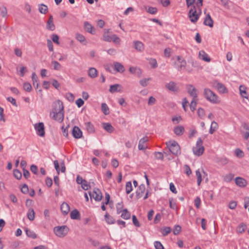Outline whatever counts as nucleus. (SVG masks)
Returning a JSON list of instances; mask_svg holds the SVG:
<instances>
[{"label": "nucleus", "instance_id": "nucleus-46", "mask_svg": "<svg viewBox=\"0 0 249 249\" xmlns=\"http://www.w3.org/2000/svg\"><path fill=\"white\" fill-rule=\"evenodd\" d=\"M13 174H14V177L17 179H20L22 177V174H21V172L18 169H15L14 170Z\"/></svg>", "mask_w": 249, "mask_h": 249}, {"label": "nucleus", "instance_id": "nucleus-50", "mask_svg": "<svg viewBox=\"0 0 249 249\" xmlns=\"http://www.w3.org/2000/svg\"><path fill=\"white\" fill-rule=\"evenodd\" d=\"M196 176L197 177V184L198 185H200L201 181H202V178H201V175L199 171V170H197L196 172Z\"/></svg>", "mask_w": 249, "mask_h": 249}, {"label": "nucleus", "instance_id": "nucleus-42", "mask_svg": "<svg viewBox=\"0 0 249 249\" xmlns=\"http://www.w3.org/2000/svg\"><path fill=\"white\" fill-rule=\"evenodd\" d=\"M162 234L163 236H165L170 233L171 231V229L169 227H166L161 229Z\"/></svg>", "mask_w": 249, "mask_h": 249}, {"label": "nucleus", "instance_id": "nucleus-3", "mask_svg": "<svg viewBox=\"0 0 249 249\" xmlns=\"http://www.w3.org/2000/svg\"><path fill=\"white\" fill-rule=\"evenodd\" d=\"M204 95L206 99L214 104L218 103L217 96L211 89L206 88L204 89Z\"/></svg>", "mask_w": 249, "mask_h": 249}, {"label": "nucleus", "instance_id": "nucleus-17", "mask_svg": "<svg viewBox=\"0 0 249 249\" xmlns=\"http://www.w3.org/2000/svg\"><path fill=\"white\" fill-rule=\"evenodd\" d=\"M145 190V185L143 184H141L138 188V189L136 191V196L138 199L142 197L143 194Z\"/></svg>", "mask_w": 249, "mask_h": 249}, {"label": "nucleus", "instance_id": "nucleus-49", "mask_svg": "<svg viewBox=\"0 0 249 249\" xmlns=\"http://www.w3.org/2000/svg\"><path fill=\"white\" fill-rule=\"evenodd\" d=\"M169 205L170 207L173 210H178V207L177 204L175 202L173 201V199H170L169 200Z\"/></svg>", "mask_w": 249, "mask_h": 249}, {"label": "nucleus", "instance_id": "nucleus-37", "mask_svg": "<svg viewBox=\"0 0 249 249\" xmlns=\"http://www.w3.org/2000/svg\"><path fill=\"white\" fill-rule=\"evenodd\" d=\"M129 71L132 74H137L139 76L142 73L141 70L137 67H130Z\"/></svg>", "mask_w": 249, "mask_h": 249}, {"label": "nucleus", "instance_id": "nucleus-40", "mask_svg": "<svg viewBox=\"0 0 249 249\" xmlns=\"http://www.w3.org/2000/svg\"><path fill=\"white\" fill-rule=\"evenodd\" d=\"M48 7L45 4H41L39 5L38 10L41 13L46 14L48 11Z\"/></svg>", "mask_w": 249, "mask_h": 249}, {"label": "nucleus", "instance_id": "nucleus-53", "mask_svg": "<svg viewBox=\"0 0 249 249\" xmlns=\"http://www.w3.org/2000/svg\"><path fill=\"white\" fill-rule=\"evenodd\" d=\"M154 154L155 155V158L157 160H163L164 156H163V154L162 153L160 152H155Z\"/></svg>", "mask_w": 249, "mask_h": 249}, {"label": "nucleus", "instance_id": "nucleus-13", "mask_svg": "<svg viewBox=\"0 0 249 249\" xmlns=\"http://www.w3.org/2000/svg\"><path fill=\"white\" fill-rule=\"evenodd\" d=\"M165 87L170 91L176 92L178 91V88L177 86L176 83L173 81L167 83Z\"/></svg>", "mask_w": 249, "mask_h": 249}, {"label": "nucleus", "instance_id": "nucleus-26", "mask_svg": "<svg viewBox=\"0 0 249 249\" xmlns=\"http://www.w3.org/2000/svg\"><path fill=\"white\" fill-rule=\"evenodd\" d=\"M61 210L64 215L67 214L70 211L69 205L66 202H63L61 206Z\"/></svg>", "mask_w": 249, "mask_h": 249}, {"label": "nucleus", "instance_id": "nucleus-62", "mask_svg": "<svg viewBox=\"0 0 249 249\" xmlns=\"http://www.w3.org/2000/svg\"><path fill=\"white\" fill-rule=\"evenodd\" d=\"M47 46L48 47L49 50L50 52H53V42L50 39H47Z\"/></svg>", "mask_w": 249, "mask_h": 249}, {"label": "nucleus", "instance_id": "nucleus-29", "mask_svg": "<svg viewBox=\"0 0 249 249\" xmlns=\"http://www.w3.org/2000/svg\"><path fill=\"white\" fill-rule=\"evenodd\" d=\"M85 125L87 130L89 133H93L94 132V127L90 122L85 123Z\"/></svg>", "mask_w": 249, "mask_h": 249}, {"label": "nucleus", "instance_id": "nucleus-22", "mask_svg": "<svg viewBox=\"0 0 249 249\" xmlns=\"http://www.w3.org/2000/svg\"><path fill=\"white\" fill-rule=\"evenodd\" d=\"M70 217L72 219L79 220L80 219V215L79 211L74 209L70 213Z\"/></svg>", "mask_w": 249, "mask_h": 249}, {"label": "nucleus", "instance_id": "nucleus-16", "mask_svg": "<svg viewBox=\"0 0 249 249\" xmlns=\"http://www.w3.org/2000/svg\"><path fill=\"white\" fill-rule=\"evenodd\" d=\"M235 183L237 186L240 187H244L247 184L246 180L241 177L236 178H235Z\"/></svg>", "mask_w": 249, "mask_h": 249}, {"label": "nucleus", "instance_id": "nucleus-2", "mask_svg": "<svg viewBox=\"0 0 249 249\" xmlns=\"http://www.w3.org/2000/svg\"><path fill=\"white\" fill-rule=\"evenodd\" d=\"M201 14V9H200L199 12L197 7H196L195 5H193L189 11L188 16L192 22L196 23L199 18Z\"/></svg>", "mask_w": 249, "mask_h": 249}, {"label": "nucleus", "instance_id": "nucleus-23", "mask_svg": "<svg viewBox=\"0 0 249 249\" xmlns=\"http://www.w3.org/2000/svg\"><path fill=\"white\" fill-rule=\"evenodd\" d=\"M243 128L246 130L245 132H242L244 138L245 140H248L249 137V127L247 123H244L242 124Z\"/></svg>", "mask_w": 249, "mask_h": 249}, {"label": "nucleus", "instance_id": "nucleus-55", "mask_svg": "<svg viewBox=\"0 0 249 249\" xmlns=\"http://www.w3.org/2000/svg\"><path fill=\"white\" fill-rule=\"evenodd\" d=\"M132 218L133 224L137 227H140L141 225L136 216L135 215H133Z\"/></svg>", "mask_w": 249, "mask_h": 249}, {"label": "nucleus", "instance_id": "nucleus-31", "mask_svg": "<svg viewBox=\"0 0 249 249\" xmlns=\"http://www.w3.org/2000/svg\"><path fill=\"white\" fill-rule=\"evenodd\" d=\"M109 29H105L103 35V40L105 41H111V36L108 35Z\"/></svg>", "mask_w": 249, "mask_h": 249}, {"label": "nucleus", "instance_id": "nucleus-48", "mask_svg": "<svg viewBox=\"0 0 249 249\" xmlns=\"http://www.w3.org/2000/svg\"><path fill=\"white\" fill-rule=\"evenodd\" d=\"M23 89L25 91L27 92H30L32 90L31 85L29 83L27 82L24 83Z\"/></svg>", "mask_w": 249, "mask_h": 249}, {"label": "nucleus", "instance_id": "nucleus-14", "mask_svg": "<svg viewBox=\"0 0 249 249\" xmlns=\"http://www.w3.org/2000/svg\"><path fill=\"white\" fill-rule=\"evenodd\" d=\"M214 85H215V87L219 92L224 93L228 92L227 89L225 86L223 84L218 82L217 81H215L214 82Z\"/></svg>", "mask_w": 249, "mask_h": 249}, {"label": "nucleus", "instance_id": "nucleus-12", "mask_svg": "<svg viewBox=\"0 0 249 249\" xmlns=\"http://www.w3.org/2000/svg\"><path fill=\"white\" fill-rule=\"evenodd\" d=\"M72 135L75 139H79L82 137V132L78 126H74L72 130Z\"/></svg>", "mask_w": 249, "mask_h": 249}, {"label": "nucleus", "instance_id": "nucleus-43", "mask_svg": "<svg viewBox=\"0 0 249 249\" xmlns=\"http://www.w3.org/2000/svg\"><path fill=\"white\" fill-rule=\"evenodd\" d=\"M234 174L230 173L229 174L225 175L223 178V179L225 182H229L231 180H232V179L234 178Z\"/></svg>", "mask_w": 249, "mask_h": 249}, {"label": "nucleus", "instance_id": "nucleus-52", "mask_svg": "<svg viewBox=\"0 0 249 249\" xmlns=\"http://www.w3.org/2000/svg\"><path fill=\"white\" fill-rule=\"evenodd\" d=\"M151 80V78L142 79L140 81V83L141 85V86H142L143 87H145L147 86L148 81Z\"/></svg>", "mask_w": 249, "mask_h": 249}, {"label": "nucleus", "instance_id": "nucleus-35", "mask_svg": "<svg viewBox=\"0 0 249 249\" xmlns=\"http://www.w3.org/2000/svg\"><path fill=\"white\" fill-rule=\"evenodd\" d=\"M246 87L244 86H240L239 87V90L241 95L245 98H248V94L246 91Z\"/></svg>", "mask_w": 249, "mask_h": 249}, {"label": "nucleus", "instance_id": "nucleus-60", "mask_svg": "<svg viewBox=\"0 0 249 249\" xmlns=\"http://www.w3.org/2000/svg\"><path fill=\"white\" fill-rule=\"evenodd\" d=\"M81 187L85 190H88L90 188L89 185L86 180H84V182L81 184Z\"/></svg>", "mask_w": 249, "mask_h": 249}, {"label": "nucleus", "instance_id": "nucleus-47", "mask_svg": "<svg viewBox=\"0 0 249 249\" xmlns=\"http://www.w3.org/2000/svg\"><path fill=\"white\" fill-rule=\"evenodd\" d=\"M246 227V225L245 224L241 223L238 227L237 231L240 233H242L245 231Z\"/></svg>", "mask_w": 249, "mask_h": 249}, {"label": "nucleus", "instance_id": "nucleus-24", "mask_svg": "<svg viewBox=\"0 0 249 249\" xmlns=\"http://www.w3.org/2000/svg\"><path fill=\"white\" fill-rule=\"evenodd\" d=\"M174 132L177 136H181L184 132V128L181 125L177 126L175 127Z\"/></svg>", "mask_w": 249, "mask_h": 249}, {"label": "nucleus", "instance_id": "nucleus-20", "mask_svg": "<svg viewBox=\"0 0 249 249\" xmlns=\"http://www.w3.org/2000/svg\"><path fill=\"white\" fill-rule=\"evenodd\" d=\"M114 70L117 72L123 73L125 71L124 66L119 62H114Z\"/></svg>", "mask_w": 249, "mask_h": 249}, {"label": "nucleus", "instance_id": "nucleus-33", "mask_svg": "<svg viewBox=\"0 0 249 249\" xmlns=\"http://www.w3.org/2000/svg\"><path fill=\"white\" fill-rule=\"evenodd\" d=\"M135 49L139 51H142L143 50V45L142 42L139 41L134 42Z\"/></svg>", "mask_w": 249, "mask_h": 249}, {"label": "nucleus", "instance_id": "nucleus-36", "mask_svg": "<svg viewBox=\"0 0 249 249\" xmlns=\"http://www.w3.org/2000/svg\"><path fill=\"white\" fill-rule=\"evenodd\" d=\"M35 213L33 209L30 208L29 209L28 212L27 213V217L28 218L31 220L33 221L35 219Z\"/></svg>", "mask_w": 249, "mask_h": 249}, {"label": "nucleus", "instance_id": "nucleus-39", "mask_svg": "<svg viewBox=\"0 0 249 249\" xmlns=\"http://www.w3.org/2000/svg\"><path fill=\"white\" fill-rule=\"evenodd\" d=\"M197 100V98H193V99L190 104V109L193 112H194L196 109V104H197L196 103Z\"/></svg>", "mask_w": 249, "mask_h": 249}, {"label": "nucleus", "instance_id": "nucleus-10", "mask_svg": "<svg viewBox=\"0 0 249 249\" xmlns=\"http://www.w3.org/2000/svg\"><path fill=\"white\" fill-rule=\"evenodd\" d=\"M46 29L51 31H53L55 29V26L53 23V19L52 15L50 16L47 22Z\"/></svg>", "mask_w": 249, "mask_h": 249}, {"label": "nucleus", "instance_id": "nucleus-41", "mask_svg": "<svg viewBox=\"0 0 249 249\" xmlns=\"http://www.w3.org/2000/svg\"><path fill=\"white\" fill-rule=\"evenodd\" d=\"M105 218L108 224H111L114 223L115 220L108 213H107L105 214Z\"/></svg>", "mask_w": 249, "mask_h": 249}, {"label": "nucleus", "instance_id": "nucleus-28", "mask_svg": "<svg viewBox=\"0 0 249 249\" xmlns=\"http://www.w3.org/2000/svg\"><path fill=\"white\" fill-rule=\"evenodd\" d=\"M103 126L105 130L109 133L113 132L114 128L112 125L109 123H103Z\"/></svg>", "mask_w": 249, "mask_h": 249}, {"label": "nucleus", "instance_id": "nucleus-56", "mask_svg": "<svg viewBox=\"0 0 249 249\" xmlns=\"http://www.w3.org/2000/svg\"><path fill=\"white\" fill-rule=\"evenodd\" d=\"M197 114L200 118H203L205 116V111L202 108L199 107L197 110Z\"/></svg>", "mask_w": 249, "mask_h": 249}, {"label": "nucleus", "instance_id": "nucleus-34", "mask_svg": "<svg viewBox=\"0 0 249 249\" xmlns=\"http://www.w3.org/2000/svg\"><path fill=\"white\" fill-rule=\"evenodd\" d=\"M121 217L124 219H129L130 218V213L126 209H124L123 212L121 213Z\"/></svg>", "mask_w": 249, "mask_h": 249}, {"label": "nucleus", "instance_id": "nucleus-7", "mask_svg": "<svg viewBox=\"0 0 249 249\" xmlns=\"http://www.w3.org/2000/svg\"><path fill=\"white\" fill-rule=\"evenodd\" d=\"M90 198H94L95 201H99L101 200L103 196L101 191L97 188H95L92 192H89Z\"/></svg>", "mask_w": 249, "mask_h": 249}, {"label": "nucleus", "instance_id": "nucleus-6", "mask_svg": "<svg viewBox=\"0 0 249 249\" xmlns=\"http://www.w3.org/2000/svg\"><path fill=\"white\" fill-rule=\"evenodd\" d=\"M169 151L174 155H177L180 153V147L178 144L175 141L167 143Z\"/></svg>", "mask_w": 249, "mask_h": 249}, {"label": "nucleus", "instance_id": "nucleus-15", "mask_svg": "<svg viewBox=\"0 0 249 249\" xmlns=\"http://www.w3.org/2000/svg\"><path fill=\"white\" fill-rule=\"evenodd\" d=\"M84 29L86 32L92 35H94L95 34V31L94 29V27L89 22H84Z\"/></svg>", "mask_w": 249, "mask_h": 249}, {"label": "nucleus", "instance_id": "nucleus-61", "mask_svg": "<svg viewBox=\"0 0 249 249\" xmlns=\"http://www.w3.org/2000/svg\"><path fill=\"white\" fill-rule=\"evenodd\" d=\"M123 205L122 203H118L117 204V213L118 214L121 213L123 210Z\"/></svg>", "mask_w": 249, "mask_h": 249}, {"label": "nucleus", "instance_id": "nucleus-64", "mask_svg": "<svg viewBox=\"0 0 249 249\" xmlns=\"http://www.w3.org/2000/svg\"><path fill=\"white\" fill-rule=\"evenodd\" d=\"M20 190L21 192L23 193V194H27L29 192L28 187L26 184H24L22 185Z\"/></svg>", "mask_w": 249, "mask_h": 249}, {"label": "nucleus", "instance_id": "nucleus-59", "mask_svg": "<svg viewBox=\"0 0 249 249\" xmlns=\"http://www.w3.org/2000/svg\"><path fill=\"white\" fill-rule=\"evenodd\" d=\"M69 127V125H68L66 128H65L64 126H63L61 128L63 134L64 136H65V137H68L69 136V132H68V130Z\"/></svg>", "mask_w": 249, "mask_h": 249}, {"label": "nucleus", "instance_id": "nucleus-5", "mask_svg": "<svg viewBox=\"0 0 249 249\" xmlns=\"http://www.w3.org/2000/svg\"><path fill=\"white\" fill-rule=\"evenodd\" d=\"M69 231L67 226H58L54 227L53 231L56 236L64 237L66 235Z\"/></svg>", "mask_w": 249, "mask_h": 249}, {"label": "nucleus", "instance_id": "nucleus-63", "mask_svg": "<svg viewBox=\"0 0 249 249\" xmlns=\"http://www.w3.org/2000/svg\"><path fill=\"white\" fill-rule=\"evenodd\" d=\"M154 246L156 249H164L163 245L159 241H155L154 242Z\"/></svg>", "mask_w": 249, "mask_h": 249}, {"label": "nucleus", "instance_id": "nucleus-8", "mask_svg": "<svg viewBox=\"0 0 249 249\" xmlns=\"http://www.w3.org/2000/svg\"><path fill=\"white\" fill-rule=\"evenodd\" d=\"M36 133L40 137H43L45 135L44 125L42 122L36 124L34 125Z\"/></svg>", "mask_w": 249, "mask_h": 249}, {"label": "nucleus", "instance_id": "nucleus-9", "mask_svg": "<svg viewBox=\"0 0 249 249\" xmlns=\"http://www.w3.org/2000/svg\"><path fill=\"white\" fill-rule=\"evenodd\" d=\"M186 89L188 93L193 98H197V90L192 85H188L186 86Z\"/></svg>", "mask_w": 249, "mask_h": 249}, {"label": "nucleus", "instance_id": "nucleus-57", "mask_svg": "<svg viewBox=\"0 0 249 249\" xmlns=\"http://www.w3.org/2000/svg\"><path fill=\"white\" fill-rule=\"evenodd\" d=\"M111 41L116 43H120L121 39L116 35H111Z\"/></svg>", "mask_w": 249, "mask_h": 249}, {"label": "nucleus", "instance_id": "nucleus-54", "mask_svg": "<svg viewBox=\"0 0 249 249\" xmlns=\"http://www.w3.org/2000/svg\"><path fill=\"white\" fill-rule=\"evenodd\" d=\"M181 230V227L179 225H176L173 229V233L175 235H178L179 233Z\"/></svg>", "mask_w": 249, "mask_h": 249}, {"label": "nucleus", "instance_id": "nucleus-51", "mask_svg": "<svg viewBox=\"0 0 249 249\" xmlns=\"http://www.w3.org/2000/svg\"><path fill=\"white\" fill-rule=\"evenodd\" d=\"M235 154L236 157L238 158H242L244 156V152L239 148L235 150Z\"/></svg>", "mask_w": 249, "mask_h": 249}, {"label": "nucleus", "instance_id": "nucleus-4", "mask_svg": "<svg viewBox=\"0 0 249 249\" xmlns=\"http://www.w3.org/2000/svg\"><path fill=\"white\" fill-rule=\"evenodd\" d=\"M204 149V147L203 146V141L199 138L196 142V146L193 148V153L195 155L200 156L203 154Z\"/></svg>", "mask_w": 249, "mask_h": 249}, {"label": "nucleus", "instance_id": "nucleus-45", "mask_svg": "<svg viewBox=\"0 0 249 249\" xmlns=\"http://www.w3.org/2000/svg\"><path fill=\"white\" fill-rule=\"evenodd\" d=\"M76 38L81 43L86 42V38L85 36L82 34L77 33L76 34Z\"/></svg>", "mask_w": 249, "mask_h": 249}, {"label": "nucleus", "instance_id": "nucleus-19", "mask_svg": "<svg viewBox=\"0 0 249 249\" xmlns=\"http://www.w3.org/2000/svg\"><path fill=\"white\" fill-rule=\"evenodd\" d=\"M148 141V137L147 136H145L143 138H142L139 142L138 144V148L139 150H145L146 149L147 147L144 145V143Z\"/></svg>", "mask_w": 249, "mask_h": 249}, {"label": "nucleus", "instance_id": "nucleus-32", "mask_svg": "<svg viewBox=\"0 0 249 249\" xmlns=\"http://www.w3.org/2000/svg\"><path fill=\"white\" fill-rule=\"evenodd\" d=\"M25 232L27 236L30 238L36 239L37 237L36 234L34 231L28 229V228L25 229Z\"/></svg>", "mask_w": 249, "mask_h": 249}, {"label": "nucleus", "instance_id": "nucleus-1", "mask_svg": "<svg viewBox=\"0 0 249 249\" xmlns=\"http://www.w3.org/2000/svg\"><path fill=\"white\" fill-rule=\"evenodd\" d=\"M53 109V119L58 122H62L64 119V107L63 103L58 100Z\"/></svg>", "mask_w": 249, "mask_h": 249}, {"label": "nucleus", "instance_id": "nucleus-38", "mask_svg": "<svg viewBox=\"0 0 249 249\" xmlns=\"http://www.w3.org/2000/svg\"><path fill=\"white\" fill-rule=\"evenodd\" d=\"M101 109L105 115H108L109 113V109L106 103H102L101 105Z\"/></svg>", "mask_w": 249, "mask_h": 249}, {"label": "nucleus", "instance_id": "nucleus-58", "mask_svg": "<svg viewBox=\"0 0 249 249\" xmlns=\"http://www.w3.org/2000/svg\"><path fill=\"white\" fill-rule=\"evenodd\" d=\"M51 38L53 42L57 44H59L58 36L56 34H53L52 35Z\"/></svg>", "mask_w": 249, "mask_h": 249}, {"label": "nucleus", "instance_id": "nucleus-44", "mask_svg": "<svg viewBox=\"0 0 249 249\" xmlns=\"http://www.w3.org/2000/svg\"><path fill=\"white\" fill-rule=\"evenodd\" d=\"M132 190V186L131 181H128L126 183L125 191L127 194H129Z\"/></svg>", "mask_w": 249, "mask_h": 249}, {"label": "nucleus", "instance_id": "nucleus-25", "mask_svg": "<svg viewBox=\"0 0 249 249\" xmlns=\"http://www.w3.org/2000/svg\"><path fill=\"white\" fill-rule=\"evenodd\" d=\"M88 75L92 78H94L98 75V71L94 68H90L88 71Z\"/></svg>", "mask_w": 249, "mask_h": 249}, {"label": "nucleus", "instance_id": "nucleus-11", "mask_svg": "<svg viewBox=\"0 0 249 249\" xmlns=\"http://www.w3.org/2000/svg\"><path fill=\"white\" fill-rule=\"evenodd\" d=\"M177 65H178L177 68L178 70V71H181V70L185 69L186 66V61L181 56H178L177 57Z\"/></svg>", "mask_w": 249, "mask_h": 249}, {"label": "nucleus", "instance_id": "nucleus-30", "mask_svg": "<svg viewBox=\"0 0 249 249\" xmlns=\"http://www.w3.org/2000/svg\"><path fill=\"white\" fill-rule=\"evenodd\" d=\"M121 87V86L118 84L112 85H110L109 90L111 93H114L115 92H120L121 90L118 89V88H120Z\"/></svg>", "mask_w": 249, "mask_h": 249}, {"label": "nucleus", "instance_id": "nucleus-21", "mask_svg": "<svg viewBox=\"0 0 249 249\" xmlns=\"http://www.w3.org/2000/svg\"><path fill=\"white\" fill-rule=\"evenodd\" d=\"M199 57L200 59L205 61L209 62L211 61V59L208 54H207L204 51L202 50L199 51Z\"/></svg>", "mask_w": 249, "mask_h": 249}, {"label": "nucleus", "instance_id": "nucleus-18", "mask_svg": "<svg viewBox=\"0 0 249 249\" xmlns=\"http://www.w3.org/2000/svg\"><path fill=\"white\" fill-rule=\"evenodd\" d=\"M204 24L210 27H213V21L210 15L208 13L206 15L204 21Z\"/></svg>", "mask_w": 249, "mask_h": 249}, {"label": "nucleus", "instance_id": "nucleus-27", "mask_svg": "<svg viewBox=\"0 0 249 249\" xmlns=\"http://www.w3.org/2000/svg\"><path fill=\"white\" fill-rule=\"evenodd\" d=\"M32 79L33 80V84L36 89H38L39 86V82L38 77L35 72H33L32 75Z\"/></svg>", "mask_w": 249, "mask_h": 249}]
</instances>
